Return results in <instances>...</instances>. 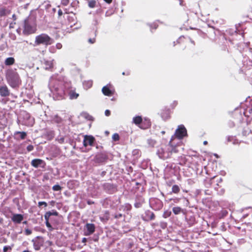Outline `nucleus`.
<instances>
[{
	"instance_id": "f257e3e1",
	"label": "nucleus",
	"mask_w": 252,
	"mask_h": 252,
	"mask_svg": "<svg viewBox=\"0 0 252 252\" xmlns=\"http://www.w3.org/2000/svg\"><path fill=\"white\" fill-rule=\"evenodd\" d=\"M173 139V136H172L167 144L161 145L158 149L157 154L160 158L166 159L170 158L173 154L178 153L177 146L172 144Z\"/></svg>"
},
{
	"instance_id": "f03ea898",
	"label": "nucleus",
	"mask_w": 252,
	"mask_h": 252,
	"mask_svg": "<svg viewBox=\"0 0 252 252\" xmlns=\"http://www.w3.org/2000/svg\"><path fill=\"white\" fill-rule=\"evenodd\" d=\"M36 18L34 14H31L25 20L23 33L25 35H29L36 32Z\"/></svg>"
},
{
	"instance_id": "7ed1b4c3",
	"label": "nucleus",
	"mask_w": 252,
	"mask_h": 252,
	"mask_svg": "<svg viewBox=\"0 0 252 252\" xmlns=\"http://www.w3.org/2000/svg\"><path fill=\"white\" fill-rule=\"evenodd\" d=\"M172 46H178V48L184 50H191L194 48L195 43L190 38L184 36H180L176 41H174Z\"/></svg>"
},
{
	"instance_id": "20e7f679",
	"label": "nucleus",
	"mask_w": 252,
	"mask_h": 252,
	"mask_svg": "<svg viewBox=\"0 0 252 252\" xmlns=\"http://www.w3.org/2000/svg\"><path fill=\"white\" fill-rule=\"evenodd\" d=\"M5 77L7 83L13 88L18 87L21 84V80L18 73L12 69L6 71Z\"/></svg>"
},
{
	"instance_id": "39448f33",
	"label": "nucleus",
	"mask_w": 252,
	"mask_h": 252,
	"mask_svg": "<svg viewBox=\"0 0 252 252\" xmlns=\"http://www.w3.org/2000/svg\"><path fill=\"white\" fill-rule=\"evenodd\" d=\"M53 41V39L48 35L42 33L35 37L34 43L37 45L43 44L47 46L52 44Z\"/></svg>"
},
{
	"instance_id": "423d86ee",
	"label": "nucleus",
	"mask_w": 252,
	"mask_h": 252,
	"mask_svg": "<svg viewBox=\"0 0 252 252\" xmlns=\"http://www.w3.org/2000/svg\"><path fill=\"white\" fill-rule=\"evenodd\" d=\"M175 135L178 139H182L184 137L187 136V131L183 125H180L176 130Z\"/></svg>"
},
{
	"instance_id": "0eeeda50",
	"label": "nucleus",
	"mask_w": 252,
	"mask_h": 252,
	"mask_svg": "<svg viewBox=\"0 0 252 252\" xmlns=\"http://www.w3.org/2000/svg\"><path fill=\"white\" fill-rule=\"evenodd\" d=\"M95 139L92 135H85L84 136L83 145L85 147L88 146H93Z\"/></svg>"
},
{
	"instance_id": "6e6552de",
	"label": "nucleus",
	"mask_w": 252,
	"mask_h": 252,
	"mask_svg": "<svg viewBox=\"0 0 252 252\" xmlns=\"http://www.w3.org/2000/svg\"><path fill=\"white\" fill-rule=\"evenodd\" d=\"M31 164L32 166L35 168H38V167L44 168L46 166L45 162L43 160L39 158L32 159Z\"/></svg>"
},
{
	"instance_id": "1a4fd4ad",
	"label": "nucleus",
	"mask_w": 252,
	"mask_h": 252,
	"mask_svg": "<svg viewBox=\"0 0 252 252\" xmlns=\"http://www.w3.org/2000/svg\"><path fill=\"white\" fill-rule=\"evenodd\" d=\"M108 159V156L104 153H99L97 154L94 158V161L97 163L105 162Z\"/></svg>"
},
{
	"instance_id": "9d476101",
	"label": "nucleus",
	"mask_w": 252,
	"mask_h": 252,
	"mask_svg": "<svg viewBox=\"0 0 252 252\" xmlns=\"http://www.w3.org/2000/svg\"><path fill=\"white\" fill-rule=\"evenodd\" d=\"M67 86H68V89L70 88V90H69V91L68 92V95L69 96V98L70 99H76L79 96V94L78 93H76L75 89H72V87H69V84L65 83V88H67Z\"/></svg>"
},
{
	"instance_id": "9b49d317",
	"label": "nucleus",
	"mask_w": 252,
	"mask_h": 252,
	"mask_svg": "<svg viewBox=\"0 0 252 252\" xmlns=\"http://www.w3.org/2000/svg\"><path fill=\"white\" fill-rule=\"evenodd\" d=\"M142 218L144 220L148 221L154 220L155 219V215L153 212L150 210H147L145 211V216Z\"/></svg>"
},
{
	"instance_id": "f8f14e48",
	"label": "nucleus",
	"mask_w": 252,
	"mask_h": 252,
	"mask_svg": "<svg viewBox=\"0 0 252 252\" xmlns=\"http://www.w3.org/2000/svg\"><path fill=\"white\" fill-rule=\"evenodd\" d=\"M24 219L23 215L20 214H15L11 218L12 221L15 223L19 224Z\"/></svg>"
},
{
	"instance_id": "ddd939ff",
	"label": "nucleus",
	"mask_w": 252,
	"mask_h": 252,
	"mask_svg": "<svg viewBox=\"0 0 252 252\" xmlns=\"http://www.w3.org/2000/svg\"><path fill=\"white\" fill-rule=\"evenodd\" d=\"M86 228L87 231L85 233V235H90L95 231V225L93 223H87Z\"/></svg>"
},
{
	"instance_id": "4468645a",
	"label": "nucleus",
	"mask_w": 252,
	"mask_h": 252,
	"mask_svg": "<svg viewBox=\"0 0 252 252\" xmlns=\"http://www.w3.org/2000/svg\"><path fill=\"white\" fill-rule=\"evenodd\" d=\"M151 126V123L150 120L149 119L145 118L144 120H142V123H141L139 127L141 129H146L149 128Z\"/></svg>"
},
{
	"instance_id": "2eb2a0df",
	"label": "nucleus",
	"mask_w": 252,
	"mask_h": 252,
	"mask_svg": "<svg viewBox=\"0 0 252 252\" xmlns=\"http://www.w3.org/2000/svg\"><path fill=\"white\" fill-rule=\"evenodd\" d=\"M14 135L15 136V139L24 140L26 138L27 134L24 131H15Z\"/></svg>"
},
{
	"instance_id": "dca6fc26",
	"label": "nucleus",
	"mask_w": 252,
	"mask_h": 252,
	"mask_svg": "<svg viewBox=\"0 0 252 252\" xmlns=\"http://www.w3.org/2000/svg\"><path fill=\"white\" fill-rule=\"evenodd\" d=\"M9 94V91L6 86L5 85L0 87V94L1 96H7Z\"/></svg>"
},
{
	"instance_id": "f3484780",
	"label": "nucleus",
	"mask_w": 252,
	"mask_h": 252,
	"mask_svg": "<svg viewBox=\"0 0 252 252\" xmlns=\"http://www.w3.org/2000/svg\"><path fill=\"white\" fill-rule=\"evenodd\" d=\"M102 92L104 95L108 96H112L114 94V92L111 90L107 86L102 88Z\"/></svg>"
},
{
	"instance_id": "a211bd4d",
	"label": "nucleus",
	"mask_w": 252,
	"mask_h": 252,
	"mask_svg": "<svg viewBox=\"0 0 252 252\" xmlns=\"http://www.w3.org/2000/svg\"><path fill=\"white\" fill-rule=\"evenodd\" d=\"M58 212L55 210H53L52 211L47 212L45 214L44 218L45 219H47V218H49L51 216H58Z\"/></svg>"
},
{
	"instance_id": "6ab92c4d",
	"label": "nucleus",
	"mask_w": 252,
	"mask_h": 252,
	"mask_svg": "<svg viewBox=\"0 0 252 252\" xmlns=\"http://www.w3.org/2000/svg\"><path fill=\"white\" fill-rule=\"evenodd\" d=\"M142 120L143 119L141 116H136L133 118V123L139 126L142 123Z\"/></svg>"
},
{
	"instance_id": "aec40b11",
	"label": "nucleus",
	"mask_w": 252,
	"mask_h": 252,
	"mask_svg": "<svg viewBox=\"0 0 252 252\" xmlns=\"http://www.w3.org/2000/svg\"><path fill=\"white\" fill-rule=\"evenodd\" d=\"M44 64L46 69H51L53 68L54 64L53 61H46L45 62Z\"/></svg>"
},
{
	"instance_id": "412c9836",
	"label": "nucleus",
	"mask_w": 252,
	"mask_h": 252,
	"mask_svg": "<svg viewBox=\"0 0 252 252\" xmlns=\"http://www.w3.org/2000/svg\"><path fill=\"white\" fill-rule=\"evenodd\" d=\"M15 60L12 57H9L5 60V64L6 65H11L14 64Z\"/></svg>"
},
{
	"instance_id": "4be33fe9",
	"label": "nucleus",
	"mask_w": 252,
	"mask_h": 252,
	"mask_svg": "<svg viewBox=\"0 0 252 252\" xmlns=\"http://www.w3.org/2000/svg\"><path fill=\"white\" fill-rule=\"evenodd\" d=\"M10 13V11L7 10L5 7H0V17L4 16Z\"/></svg>"
},
{
	"instance_id": "5701e85b",
	"label": "nucleus",
	"mask_w": 252,
	"mask_h": 252,
	"mask_svg": "<svg viewBox=\"0 0 252 252\" xmlns=\"http://www.w3.org/2000/svg\"><path fill=\"white\" fill-rule=\"evenodd\" d=\"M180 191V188L179 186L177 185H174L172 187V191L171 193H173L175 194H178Z\"/></svg>"
},
{
	"instance_id": "b1692460",
	"label": "nucleus",
	"mask_w": 252,
	"mask_h": 252,
	"mask_svg": "<svg viewBox=\"0 0 252 252\" xmlns=\"http://www.w3.org/2000/svg\"><path fill=\"white\" fill-rule=\"evenodd\" d=\"M172 211L175 215H178L182 212V208L180 207H175L173 208Z\"/></svg>"
},
{
	"instance_id": "393cba45",
	"label": "nucleus",
	"mask_w": 252,
	"mask_h": 252,
	"mask_svg": "<svg viewBox=\"0 0 252 252\" xmlns=\"http://www.w3.org/2000/svg\"><path fill=\"white\" fill-rule=\"evenodd\" d=\"M207 32H208V33L210 32L212 33V35H207V36L208 37L210 38L211 36H215V35L216 34L215 32V30H214V28H213V27L210 28L207 31Z\"/></svg>"
},
{
	"instance_id": "a878e982",
	"label": "nucleus",
	"mask_w": 252,
	"mask_h": 252,
	"mask_svg": "<svg viewBox=\"0 0 252 252\" xmlns=\"http://www.w3.org/2000/svg\"><path fill=\"white\" fill-rule=\"evenodd\" d=\"M96 5L95 0H90L88 2V5L90 8H94Z\"/></svg>"
},
{
	"instance_id": "bb28decb",
	"label": "nucleus",
	"mask_w": 252,
	"mask_h": 252,
	"mask_svg": "<svg viewBox=\"0 0 252 252\" xmlns=\"http://www.w3.org/2000/svg\"><path fill=\"white\" fill-rule=\"evenodd\" d=\"M103 187L105 189H113L114 188V187L113 185L109 184V183H105L103 185Z\"/></svg>"
},
{
	"instance_id": "cd10ccee",
	"label": "nucleus",
	"mask_w": 252,
	"mask_h": 252,
	"mask_svg": "<svg viewBox=\"0 0 252 252\" xmlns=\"http://www.w3.org/2000/svg\"><path fill=\"white\" fill-rule=\"evenodd\" d=\"M54 191H59L62 189L61 187L59 185H55L52 187Z\"/></svg>"
},
{
	"instance_id": "c85d7f7f",
	"label": "nucleus",
	"mask_w": 252,
	"mask_h": 252,
	"mask_svg": "<svg viewBox=\"0 0 252 252\" xmlns=\"http://www.w3.org/2000/svg\"><path fill=\"white\" fill-rule=\"evenodd\" d=\"M41 245L39 242H35L33 244L34 248L35 250L38 251L40 249Z\"/></svg>"
},
{
	"instance_id": "c756f323",
	"label": "nucleus",
	"mask_w": 252,
	"mask_h": 252,
	"mask_svg": "<svg viewBox=\"0 0 252 252\" xmlns=\"http://www.w3.org/2000/svg\"><path fill=\"white\" fill-rule=\"evenodd\" d=\"M112 139L114 141H118L120 139L119 135L118 133H114L112 136Z\"/></svg>"
},
{
	"instance_id": "7c9ffc66",
	"label": "nucleus",
	"mask_w": 252,
	"mask_h": 252,
	"mask_svg": "<svg viewBox=\"0 0 252 252\" xmlns=\"http://www.w3.org/2000/svg\"><path fill=\"white\" fill-rule=\"evenodd\" d=\"M12 250V247L10 246H5L3 247V252H7V251H11Z\"/></svg>"
},
{
	"instance_id": "2f4dec72",
	"label": "nucleus",
	"mask_w": 252,
	"mask_h": 252,
	"mask_svg": "<svg viewBox=\"0 0 252 252\" xmlns=\"http://www.w3.org/2000/svg\"><path fill=\"white\" fill-rule=\"evenodd\" d=\"M171 214V212L166 211L164 213L163 216L164 218H167L170 217Z\"/></svg>"
},
{
	"instance_id": "473e14b6",
	"label": "nucleus",
	"mask_w": 252,
	"mask_h": 252,
	"mask_svg": "<svg viewBox=\"0 0 252 252\" xmlns=\"http://www.w3.org/2000/svg\"><path fill=\"white\" fill-rule=\"evenodd\" d=\"M42 205H44V207H46L47 206V204L45 201H40L38 203V206L39 207L41 206Z\"/></svg>"
},
{
	"instance_id": "72a5a7b5",
	"label": "nucleus",
	"mask_w": 252,
	"mask_h": 252,
	"mask_svg": "<svg viewBox=\"0 0 252 252\" xmlns=\"http://www.w3.org/2000/svg\"><path fill=\"white\" fill-rule=\"evenodd\" d=\"M32 231L31 230L28 229V228H26L25 229V235H30L32 234Z\"/></svg>"
},
{
	"instance_id": "f704fd0d",
	"label": "nucleus",
	"mask_w": 252,
	"mask_h": 252,
	"mask_svg": "<svg viewBox=\"0 0 252 252\" xmlns=\"http://www.w3.org/2000/svg\"><path fill=\"white\" fill-rule=\"evenodd\" d=\"M34 149V147L32 145H29L27 147V150L28 152H31Z\"/></svg>"
},
{
	"instance_id": "c9c22d12",
	"label": "nucleus",
	"mask_w": 252,
	"mask_h": 252,
	"mask_svg": "<svg viewBox=\"0 0 252 252\" xmlns=\"http://www.w3.org/2000/svg\"><path fill=\"white\" fill-rule=\"evenodd\" d=\"M49 218H47V219H45L46 220V225L48 228H52V226L51 224L49 223Z\"/></svg>"
},
{
	"instance_id": "e433bc0d",
	"label": "nucleus",
	"mask_w": 252,
	"mask_h": 252,
	"mask_svg": "<svg viewBox=\"0 0 252 252\" xmlns=\"http://www.w3.org/2000/svg\"><path fill=\"white\" fill-rule=\"evenodd\" d=\"M174 182H175L174 180H171L167 182L166 184L168 187H170L172 185V184L174 183Z\"/></svg>"
},
{
	"instance_id": "4c0bfd02",
	"label": "nucleus",
	"mask_w": 252,
	"mask_h": 252,
	"mask_svg": "<svg viewBox=\"0 0 252 252\" xmlns=\"http://www.w3.org/2000/svg\"><path fill=\"white\" fill-rule=\"evenodd\" d=\"M173 200L175 203H178L180 201V198H170L169 201Z\"/></svg>"
},
{
	"instance_id": "58836bf2",
	"label": "nucleus",
	"mask_w": 252,
	"mask_h": 252,
	"mask_svg": "<svg viewBox=\"0 0 252 252\" xmlns=\"http://www.w3.org/2000/svg\"><path fill=\"white\" fill-rule=\"evenodd\" d=\"M88 42L91 44H93L95 42V38H89L88 40Z\"/></svg>"
},
{
	"instance_id": "ea45409f",
	"label": "nucleus",
	"mask_w": 252,
	"mask_h": 252,
	"mask_svg": "<svg viewBox=\"0 0 252 252\" xmlns=\"http://www.w3.org/2000/svg\"><path fill=\"white\" fill-rule=\"evenodd\" d=\"M69 2V0H62V4L64 5H67Z\"/></svg>"
},
{
	"instance_id": "a19ab883",
	"label": "nucleus",
	"mask_w": 252,
	"mask_h": 252,
	"mask_svg": "<svg viewBox=\"0 0 252 252\" xmlns=\"http://www.w3.org/2000/svg\"><path fill=\"white\" fill-rule=\"evenodd\" d=\"M56 46L58 49H60L62 48V44L60 43H58L56 44Z\"/></svg>"
},
{
	"instance_id": "79ce46f5",
	"label": "nucleus",
	"mask_w": 252,
	"mask_h": 252,
	"mask_svg": "<svg viewBox=\"0 0 252 252\" xmlns=\"http://www.w3.org/2000/svg\"><path fill=\"white\" fill-rule=\"evenodd\" d=\"M111 114V112H110V111L109 110H106L105 111V115L106 116H109Z\"/></svg>"
},
{
	"instance_id": "37998d69",
	"label": "nucleus",
	"mask_w": 252,
	"mask_h": 252,
	"mask_svg": "<svg viewBox=\"0 0 252 252\" xmlns=\"http://www.w3.org/2000/svg\"><path fill=\"white\" fill-rule=\"evenodd\" d=\"M64 138L62 137L58 139V141L60 143H63L64 142Z\"/></svg>"
},
{
	"instance_id": "c03bdc74",
	"label": "nucleus",
	"mask_w": 252,
	"mask_h": 252,
	"mask_svg": "<svg viewBox=\"0 0 252 252\" xmlns=\"http://www.w3.org/2000/svg\"><path fill=\"white\" fill-rule=\"evenodd\" d=\"M58 13L59 16H61L63 15V11L61 9H59L58 11Z\"/></svg>"
},
{
	"instance_id": "a18cd8bd",
	"label": "nucleus",
	"mask_w": 252,
	"mask_h": 252,
	"mask_svg": "<svg viewBox=\"0 0 252 252\" xmlns=\"http://www.w3.org/2000/svg\"><path fill=\"white\" fill-rule=\"evenodd\" d=\"M233 138L232 137L229 136L227 138V141L228 142H231V141H233Z\"/></svg>"
},
{
	"instance_id": "49530a36",
	"label": "nucleus",
	"mask_w": 252,
	"mask_h": 252,
	"mask_svg": "<svg viewBox=\"0 0 252 252\" xmlns=\"http://www.w3.org/2000/svg\"><path fill=\"white\" fill-rule=\"evenodd\" d=\"M87 203L89 204V205H92L94 203V202H93V201H91V200H88L87 201Z\"/></svg>"
},
{
	"instance_id": "de8ad7c7",
	"label": "nucleus",
	"mask_w": 252,
	"mask_h": 252,
	"mask_svg": "<svg viewBox=\"0 0 252 252\" xmlns=\"http://www.w3.org/2000/svg\"><path fill=\"white\" fill-rule=\"evenodd\" d=\"M106 3L110 4L112 2V0H104Z\"/></svg>"
},
{
	"instance_id": "09e8293b",
	"label": "nucleus",
	"mask_w": 252,
	"mask_h": 252,
	"mask_svg": "<svg viewBox=\"0 0 252 252\" xmlns=\"http://www.w3.org/2000/svg\"><path fill=\"white\" fill-rule=\"evenodd\" d=\"M50 204L52 206H54V205H55V201L52 200V201H50Z\"/></svg>"
},
{
	"instance_id": "8fccbe9b",
	"label": "nucleus",
	"mask_w": 252,
	"mask_h": 252,
	"mask_svg": "<svg viewBox=\"0 0 252 252\" xmlns=\"http://www.w3.org/2000/svg\"><path fill=\"white\" fill-rule=\"evenodd\" d=\"M87 238H83L82 239V242L83 243H86V242H87Z\"/></svg>"
},
{
	"instance_id": "3c124183",
	"label": "nucleus",
	"mask_w": 252,
	"mask_h": 252,
	"mask_svg": "<svg viewBox=\"0 0 252 252\" xmlns=\"http://www.w3.org/2000/svg\"><path fill=\"white\" fill-rule=\"evenodd\" d=\"M122 74L123 75H129L130 74L129 72H127L126 73L125 72H123L122 73Z\"/></svg>"
},
{
	"instance_id": "603ef678",
	"label": "nucleus",
	"mask_w": 252,
	"mask_h": 252,
	"mask_svg": "<svg viewBox=\"0 0 252 252\" xmlns=\"http://www.w3.org/2000/svg\"><path fill=\"white\" fill-rule=\"evenodd\" d=\"M238 143H239V142H238V140H236V139H234V140H233V144H236V143L238 144Z\"/></svg>"
},
{
	"instance_id": "864d4df0",
	"label": "nucleus",
	"mask_w": 252,
	"mask_h": 252,
	"mask_svg": "<svg viewBox=\"0 0 252 252\" xmlns=\"http://www.w3.org/2000/svg\"><path fill=\"white\" fill-rule=\"evenodd\" d=\"M222 181V179L221 178H220L218 180V183H221Z\"/></svg>"
},
{
	"instance_id": "5fc2aeb1",
	"label": "nucleus",
	"mask_w": 252,
	"mask_h": 252,
	"mask_svg": "<svg viewBox=\"0 0 252 252\" xmlns=\"http://www.w3.org/2000/svg\"><path fill=\"white\" fill-rule=\"evenodd\" d=\"M216 178L215 176L213 177V178H212L210 180V181H211V184H213V181L214 180V179Z\"/></svg>"
},
{
	"instance_id": "6e6d98bb",
	"label": "nucleus",
	"mask_w": 252,
	"mask_h": 252,
	"mask_svg": "<svg viewBox=\"0 0 252 252\" xmlns=\"http://www.w3.org/2000/svg\"><path fill=\"white\" fill-rule=\"evenodd\" d=\"M121 217H122V214H119L118 216H116L115 217V218H121Z\"/></svg>"
},
{
	"instance_id": "4d7b16f0",
	"label": "nucleus",
	"mask_w": 252,
	"mask_h": 252,
	"mask_svg": "<svg viewBox=\"0 0 252 252\" xmlns=\"http://www.w3.org/2000/svg\"><path fill=\"white\" fill-rule=\"evenodd\" d=\"M242 133H243V135H246V130H243V132H242Z\"/></svg>"
},
{
	"instance_id": "13d9d810",
	"label": "nucleus",
	"mask_w": 252,
	"mask_h": 252,
	"mask_svg": "<svg viewBox=\"0 0 252 252\" xmlns=\"http://www.w3.org/2000/svg\"><path fill=\"white\" fill-rule=\"evenodd\" d=\"M24 224H27L28 223V221H24L23 222Z\"/></svg>"
},
{
	"instance_id": "bf43d9fd",
	"label": "nucleus",
	"mask_w": 252,
	"mask_h": 252,
	"mask_svg": "<svg viewBox=\"0 0 252 252\" xmlns=\"http://www.w3.org/2000/svg\"><path fill=\"white\" fill-rule=\"evenodd\" d=\"M204 144V145H206L207 144V141H205L204 142H203Z\"/></svg>"
},
{
	"instance_id": "052dcab7",
	"label": "nucleus",
	"mask_w": 252,
	"mask_h": 252,
	"mask_svg": "<svg viewBox=\"0 0 252 252\" xmlns=\"http://www.w3.org/2000/svg\"><path fill=\"white\" fill-rule=\"evenodd\" d=\"M161 133L162 134H164L165 133V131H162L161 132Z\"/></svg>"
},
{
	"instance_id": "680f3d73",
	"label": "nucleus",
	"mask_w": 252,
	"mask_h": 252,
	"mask_svg": "<svg viewBox=\"0 0 252 252\" xmlns=\"http://www.w3.org/2000/svg\"><path fill=\"white\" fill-rule=\"evenodd\" d=\"M23 252H30L29 251H24Z\"/></svg>"
}]
</instances>
